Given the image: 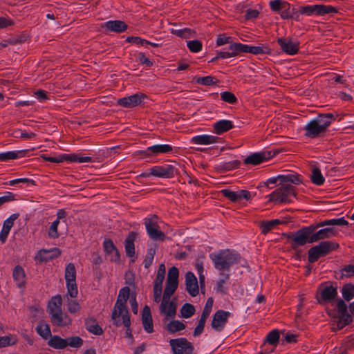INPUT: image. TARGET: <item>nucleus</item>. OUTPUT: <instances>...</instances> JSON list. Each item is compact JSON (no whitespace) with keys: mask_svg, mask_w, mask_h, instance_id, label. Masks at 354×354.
<instances>
[{"mask_svg":"<svg viewBox=\"0 0 354 354\" xmlns=\"http://www.w3.org/2000/svg\"><path fill=\"white\" fill-rule=\"evenodd\" d=\"M67 301V307L68 310L71 313H75L80 309V306L79 303L73 299L74 298L68 296V298H66Z\"/></svg>","mask_w":354,"mask_h":354,"instance_id":"nucleus-47","label":"nucleus"},{"mask_svg":"<svg viewBox=\"0 0 354 354\" xmlns=\"http://www.w3.org/2000/svg\"><path fill=\"white\" fill-rule=\"evenodd\" d=\"M61 254V251L58 248H53L50 250H40L36 255L35 259L40 262L48 261L55 257H57Z\"/></svg>","mask_w":354,"mask_h":354,"instance_id":"nucleus-22","label":"nucleus"},{"mask_svg":"<svg viewBox=\"0 0 354 354\" xmlns=\"http://www.w3.org/2000/svg\"><path fill=\"white\" fill-rule=\"evenodd\" d=\"M342 293L344 299L350 301L354 297V285L346 283L343 286Z\"/></svg>","mask_w":354,"mask_h":354,"instance_id":"nucleus-38","label":"nucleus"},{"mask_svg":"<svg viewBox=\"0 0 354 354\" xmlns=\"http://www.w3.org/2000/svg\"><path fill=\"white\" fill-rule=\"evenodd\" d=\"M214 80V78L212 76H206L196 78V82L203 85H214L216 84Z\"/></svg>","mask_w":354,"mask_h":354,"instance_id":"nucleus-59","label":"nucleus"},{"mask_svg":"<svg viewBox=\"0 0 354 354\" xmlns=\"http://www.w3.org/2000/svg\"><path fill=\"white\" fill-rule=\"evenodd\" d=\"M48 344L55 349H64L66 347V339H62L58 335L51 337Z\"/></svg>","mask_w":354,"mask_h":354,"instance_id":"nucleus-33","label":"nucleus"},{"mask_svg":"<svg viewBox=\"0 0 354 354\" xmlns=\"http://www.w3.org/2000/svg\"><path fill=\"white\" fill-rule=\"evenodd\" d=\"M149 150L153 154L166 153L172 151V147L169 145H158L149 147Z\"/></svg>","mask_w":354,"mask_h":354,"instance_id":"nucleus-39","label":"nucleus"},{"mask_svg":"<svg viewBox=\"0 0 354 354\" xmlns=\"http://www.w3.org/2000/svg\"><path fill=\"white\" fill-rule=\"evenodd\" d=\"M142 324L145 330L151 333L153 331L151 310L148 306H145L142 310Z\"/></svg>","mask_w":354,"mask_h":354,"instance_id":"nucleus-25","label":"nucleus"},{"mask_svg":"<svg viewBox=\"0 0 354 354\" xmlns=\"http://www.w3.org/2000/svg\"><path fill=\"white\" fill-rule=\"evenodd\" d=\"M171 34L183 39L193 38L196 35L195 30L188 28L178 30L171 29Z\"/></svg>","mask_w":354,"mask_h":354,"instance_id":"nucleus-32","label":"nucleus"},{"mask_svg":"<svg viewBox=\"0 0 354 354\" xmlns=\"http://www.w3.org/2000/svg\"><path fill=\"white\" fill-rule=\"evenodd\" d=\"M221 98L223 101L230 104H235L237 102V98L235 95L230 91L221 93Z\"/></svg>","mask_w":354,"mask_h":354,"instance_id":"nucleus-50","label":"nucleus"},{"mask_svg":"<svg viewBox=\"0 0 354 354\" xmlns=\"http://www.w3.org/2000/svg\"><path fill=\"white\" fill-rule=\"evenodd\" d=\"M218 138L211 135H201L193 137L191 142L196 145H211L217 142Z\"/></svg>","mask_w":354,"mask_h":354,"instance_id":"nucleus-26","label":"nucleus"},{"mask_svg":"<svg viewBox=\"0 0 354 354\" xmlns=\"http://www.w3.org/2000/svg\"><path fill=\"white\" fill-rule=\"evenodd\" d=\"M103 245L105 252L110 256V260L115 262H119L120 254L114 245L113 242L110 239H107L104 241Z\"/></svg>","mask_w":354,"mask_h":354,"instance_id":"nucleus-23","label":"nucleus"},{"mask_svg":"<svg viewBox=\"0 0 354 354\" xmlns=\"http://www.w3.org/2000/svg\"><path fill=\"white\" fill-rule=\"evenodd\" d=\"M159 309L160 314L165 316L163 321L167 322L169 319L174 318L176 314V302L173 300L162 299Z\"/></svg>","mask_w":354,"mask_h":354,"instance_id":"nucleus-11","label":"nucleus"},{"mask_svg":"<svg viewBox=\"0 0 354 354\" xmlns=\"http://www.w3.org/2000/svg\"><path fill=\"white\" fill-rule=\"evenodd\" d=\"M234 125L231 121L222 120L214 124V131L216 134L220 135L232 129Z\"/></svg>","mask_w":354,"mask_h":354,"instance_id":"nucleus-28","label":"nucleus"},{"mask_svg":"<svg viewBox=\"0 0 354 354\" xmlns=\"http://www.w3.org/2000/svg\"><path fill=\"white\" fill-rule=\"evenodd\" d=\"M306 133L305 136L308 138H314L319 136V134L324 133V131L320 127L317 122L314 120L310 121L304 128Z\"/></svg>","mask_w":354,"mask_h":354,"instance_id":"nucleus-21","label":"nucleus"},{"mask_svg":"<svg viewBox=\"0 0 354 354\" xmlns=\"http://www.w3.org/2000/svg\"><path fill=\"white\" fill-rule=\"evenodd\" d=\"M334 118L332 113L319 114L314 120L317 122L322 130L326 132L327 128L331 123V120Z\"/></svg>","mask_w":354,"mask_h":354,"instance_id":"nucleus-29","label":"nucleus"},{"mask_svg":"<svg viewBox=\"0 0 354 354\" xmlns=\"http://www.w3.org/2000/svg\"><path fill=\"white\" fill-rule=\"evenodd\" d=\"M230 313L223 310H217L214 316L211 323L212 328L216 331H221L226 324Z\"/></svg>","mask_w":354,"mask_h":354,"instance_id":"nucleus-13","label":"nucleus"},{"mask_svg":"<svg viewBox=\"0 0 354 354\" xmlns=\"http://www.w3.org/2000/svg\"><path fill=\"white\" fill-rule=\"evenodd\" d=\"M229 279V274H225L224 278L220 279L216 284V290L221 293L225 294L227 289L224 286L225 282Z\"/></svg>","mask_w":354,"mask_h":354,"instance_id":"nucleus-58","label":"nucleus"},{"mask_svg":"<svg viewBox=\"0 0 354 354\" xmlns=\"http://www.w3.org/2000/svg\"><path fill=\"white\" fill-rule=\"evenodd\" d=\"M155 254L156 250L154 248H149L148 250L147 254L143 262L145 268H148L152 264Z\"/></svg>","mask_w":354,"mask_h":354,"instance_id":"nucleus-55","label":"nucleus"},{"mask_svg":"<svg viewBox=\"0 0 354 354\" xmlns=\"http://www.w3.org/2000/svg\"><path fill=\"white\" fill-rule=\"evenodd\" d=\"M136 238V234L134 232L129 233L125 239L124 246L127 256L132 257L135 254L134 241Z\"/></svg>","mask_w":354,"mask_h":354,"instance_id":"nucleus-27","label":"nucleus"},{"mask_svg":"<svg viewBox=\"0 0 354 354\" xmlns=\"http://www.w3.org/2000/svg\"><path fill=\"white\" fill-rule=\"evenodd\" d=\"M348 221L344 218L326 220L316 224V227H320L325 225H347Z\"/></svg>","mask_w":354,"mask_h":354,"instance_id":"nucleus-35","label":"nucleus"},{"mask_svg":"<svg viewBox=\"0 0 354 354\" xmlns=\"http://www.w3.org/2000/svg\"><path fill=\"white\" fill-rule=\"evenodd\" d=\"M342 274L344 277H350L354 275V265L346 266L342 270Z\"/></svg>","mask_w":354,"mask_h":354,"instance_id":"nucleus-64","label":"nucleus"},{"mask_svg":"<svg viewBox=\"0 0 354 354\" xmlns=\"http://www.w3.org/2000/svg\"><path fill=\"white\" fill-rule=\"evenodd\" d=\"M195 311V308L192 304L186 303L180 309L181 317L186 319L189 318L194 315Z\"/></svg>","mask_w":354,"mask_h":354,"instance_id":"nucleus-41","label":"nucleus"},{"mask_svg":"<svg viewBox=\"0 0 354 354\" xmlns=\"http://www.w3.org/2000/svg\"><path fill=\"white\" fill-rule=\"evenodd\" d=\"M158 216L156 215H153L152 216L149 218H146L145 219V225L146 227L147 232L150 231L149 229H156L157 227H159L158 225Z\"/></svg>","mask_w":354,"mask_h":354,"instance_id":"nucleus-48","label":"nucleus"},{"mask_svg":"<svg viewBox=\"0 0 354 354\" xmlns=\"http://www.w3.org/2000/svg\"><path fill=\"white\" fill-rule=\"evenodd\" d=\"M320 293L321 299L317 295L316 298L319 304L323 302H330L333 300L337 295V288L333 286H327L324 283L321 284L318 288Z\"/></svg>","mask_w":354,"mask_h":354,"instance_id":"nucleus-9","label":"nucleus"},{"mask_svg":"<svg viewBox=\"0 0 354 354\" xmlns=\"http://www.w3.org/2000/svg\"><path fill=\"white\" fill-rule=\"evenodd\" d=\"M270 156V152L254 153L245 158L244 163L257 165L268 160Z\"/></svg>","mask_w":354,"mask_h":354,"instance_id":"nucleus-18","label":"nucleus"},{"mask_svg":"<svg viewBox=\"0 0 354 354\" xmlns=\"http://www.w3.org/2000/svg\"><path fill=\"white\" fill-rule=\"evenodd\" d=\"M59 224V221H55L51 224V225L49 228V230H48V236L50 239H57L59 237V233H58V230H57Z\"/></svg>","mask_w":354,"mask_h":354,"instance_id":"nucleus-57","label":"nucleus"},{"mask_svg":"<svg viewBox=\"0 0 354 354\" xmlns=\"http://www.w3.org/2000/svg\"><path fill=\"white\" fill-rule=\"evenodd\" d=\"M150 231L147 232V234H149V237L155 241H163L166 236L165 234L160 230H159V227H157L156 229H149Z\"/></svg>","mask_w":354,"mask_h":354,"instance_id":"nucleus-43","label":"nucleus"},{"mask_svg":"<svg viewBox=\"0 0 354 354\" xmlns=\"http://www.w3.org/2000/svg\"><path fill=\"white\" fill-rule=\"evenodd\" d=\"M178 287V283L167 281L162 299H169Z\"/></svg>","mask_w":354,"mask_h":354,"instance_id":"nucleus-40","label":"nucleus"},{"mask_svg":"<svg viewBox=\"0 0 354 354\" xmlns=\"http://www.w3.org/2000/svg\"><path fill=\"white\" fill-rule=\"evenodd\" d=\"M62 298L60 295L53 297L48 303L47 311L50 317L62 310Z\"/></svg>","mask_w":354,"mask_h":354,"instance_id":"nucleus-24","label":"nucleus"},{"mask_svg":"<svg viewBox=\"0 0 354 354\" xmlns=\"http://www.w3.org/2000/svg\"><path fill=\"white\" fill-rule=\"evenodd\" d=\"M240 164L241 162L239 160H235L224 163L223 165L222 166V168L225 170L230 171L236 167H238Z\"/></svg>","mask_w":354,"mask_h":354,"instance_id":"nucleus-63","label":"nucleus"},{"mask_svg":"<svg viewBox=\"0 0 354 354\" xmlns=\"http://www.w3.org/2000/svg\"><path fill=\"white\" fill-rule=\"evenodd\" d=\"M13 278L19 287H23L26 283V274L21 266L15 267L12 273Z\"/></svg>","mask_w":354,"mask_h":354,"instance_id":"nucleus-30","label":"nucleus"},{"mask_svg":"<svg viewBox=\"0 0 354 354\" xmlns=\"http://www.w3.org/2000/svg\"><path fill=\"white\" fill-rule=\"evenodd\" d=\"M87 330L94 335H100L103 333V330L95 322V320L90 319L86 322Z\"/></svg>","mask_w":354,"mask_h":354,"instance_id":"nucleus-36","label":"nucleus"},{"mask_svg":"<svg viewBox=\"0 0 354 354\" xmlns=\"http://www.w3.org/2000/svg\"><path fill=\"white\" fill-rule=\"evenodd\" d=\"M221 193L232 202H237L238 201L243 198L249 200L251 198L250 193L247 190H239L238 192L231 191L230 189H222Z\"/></svg>","mask_w":354,"mask_h":354,"instance_id":"nucleus-15","label":"nucleus"},{"mask_svg":"<svg viewBox=\"0 0 354 354\" xmlns=\"http://www.w3.org/2000/svg\"><path fill=\"white\" fill-rule=\"evenodd\" d=\"M283 52L288 55H295L297 53L299 48V43L293 41L290 38L281 37L277 40Z\"/></svg>","mask_w":354,"mask_h":354,"instance_id":"nucleus-14","label":"nucleus"},{"mask_svg":"<svg viewBox=\"0 0 354 354\" xmlns=\"http://www.w3.org/2000/svg\"><path fill=\"white\" fill-rule=\"evenodd\" d=\"M178 274L179 272L178 268L171 267L168 271L167 281L178 283Z\"/></svg>","mask_w":354,"mask_h":354,"instance_id":"nucleus-54","label":"nucleus"},{"mask_svg":"<svg viewBox=\"0 0 354 354\" xmlns=\"http://www.w3.org/2000/svg\"><path fill=\"white\" fill-rule=\"evenodd\" d=\"M186 290L192 297H196L199 292L197 279L195 275L191 272H187L185 275Z\"/></svg>","mask_w":354,"mask_h":354,"instance_id":"nucleus-16","label":"nucleus"},{"mask_svg":"<svg viewBox=\"0 0 354 354\" xmlns=\"http://www.w3.org/2000/svg\"><path fill=\"white\" fill-rule=\"evenodd\" d=\"M187 47L192 53H198L202 50V43L198 40H192L187 41Z\"/></svg>","mask_w":354,"mask_h":354,"instance_id":"nucleus-52","label":"nucleus"},{"mask_svg":"<svg viewBox=\"0 0 354 354\" xmlns=\"http://www.w3.org/2000/svg\"><path fill=\"white\" fill-rule=\"evenodd\" d=\"M318 227L316 225H311L304 227L292 235V239L296 245H304L306 243H310V238L312 233Z\"/></svg>","mask_w":354,"mask_h":354,"instance_id":"nucleus-8","label":"nucleus"},{"mask_svg":"<svg viewBox=\"0 0 354 354\" xmlns=\"http://www.w3.org/2000/svg\"><path fill=\"white\" fill-rule=\"evenodd\" d=\"M246 53H250L254 55L267 53H268V48H263L262 46H250L247 45Z\"/></svg>","mask_w":354,"mask_h":354,"instance_id":"nucleus-56","label":"nucleus"},{"mask_svg":"<svg viewBox=\"0 0 354 354\" xmlns=\"http://www.w3.org/2000/svg\"><path fill=\"white\" fill-rule=\"evenodd\" d=\"M212 306H213V299L212 297H209L207 299V300L206 301V304L203 308L202 315L204 316H206V317H209V315L212 311Z\"/></svg>","mask_w":354,"mask_h":354,"instance_id":"nucleus-61","label":"nucleus"},{"mask_svg":"<svg viewBox=\"0 0 354 354\" xmlns=\"http://www.w3.org/2000/svg\"><path fill=\"white\" fill-rule=\"evenodd\" d=\"M50 321L52 324L56 326L65 327L71 324V318L62 312V310L57 313L51 315Z\"/></svg>","mask_w":354,"mask_h":354,"instance_id":"nucleus-17","label":"nucleus"},{"mask_svg":"<svg viewBox=\"0 0 354 354\" xmlns=\"http://www.w3.org/2000/svg\"><path fill=\"white\" fill-rule=\"evenodd\" d=\"M299 12L301 15H306L310 16L313 15H325L329 13L337 12V9L331 6L325 5H313V6H301Z\"/></svg>","mask_w":354,"mask_h":354,"instance_id":"nucleus-6","label":"nucleus"},{"mask_svg":"<svg viewBox=\"0 0 354 354\" xmlns=\"http://www.w3.org/2000/svg\"><path fill=\"white\" fill-rule=\"evenodd\" d=\"M335 230L332 227L322 229L314 234L312 233L310 238V243L317 242L322 239L330 238L335 236Z\"/></svg>","mask_w":354,"mask_h":354,"instance_id":"nucleus-20","label":"nucleus"},{"mask_svg":"<svg viewBox=\"0 0 354 354\" xmlns=\"http://www.w3.org/2000/svg\"><path fill=\"white\" fill-rule=\"evenodd\" d=\"M279 339V331L277 330H273L268 334L266 341L271 345L276 346L278 344Z\"/></svg>","mask_w":354,"mask_h":354,"instance_id":"nucleus-49","label":"nucleus"},{"mask_svg":"<svg viewBox=\"0 0 354 354\" xmlns=\"http://www.w3.org/2000/svg\"><path fill=\"white\" fill-rule=\"evenodd\" d=\"M28 149L15 151H8L0 153V161H6L8 160H14L19 157V153H25L28 151Z\"/></svg>","mask_w":354,"mask_h":354,"instance_id":"nucleus-42","label":"nucleus"},{"mask_svg":"<svg viewBox=\"0 0 354 354\" xmlns=\"http://www.w3.org/2000/svg\"><path fill=\"white\" fill-rule=\"evenodd\" d=\"M66 346L79 348L83 344V340L79 337H71L66 339Z\"/></svg>","mask_w":354,"mask_h":354,"instance_id":"nucleus-51","label":"nucleus"},{"mask_svg":"<svg viewBox=\"0 0 354 354\" xmlns=\"http://www.w3.org/2000/svg\"><path fill=\"white\" fill-rule=\"evenodd\" d=\"M174 167L171 165H156L151 168L150 172L144 176H153L158 178H171L174 176Z\"/></svg>","mask_w":354,"mask_h":354,"instance_id":"nucleus-10","label":"nucleus"},{"mask_svg":"<svg viewBox=\"0 0 354 354\" xmlns=\"http://www.w3.org/2000/svg\"><path fill=\"white\" fill-rule=\"evenodd\" d=\"M120 319H121L122 324H123L124 326V327L126 328V337L132 338L133 336H132V333H131V330L130 328L131 320H130L129 314L120 315Z\"/></svg>","mask_w":354,"mask_h":354,"instance_id":"nucleus-46","label":"nucleus"},{"mask_svg":"<svg viewBox=\"0 0 354 354\" xmlns=\"http://www.w3.org/2000/svg\"><path fill=\"white\" fill-rule=\"evenodd\" d=\"M311 180L317 185H321L324 183V178L318 168L313 169L311 175Z\"/></svg>","mask_w":354,"mask_h":354,"instance_id":"nucleus-45","label":"nucleus"},{"mask_svg":"<svg viewBox=\"0 0 354 354\" xmlns=\"http://www.w3.org/2000/svg\"><path fill=\"white\" fill-rule=\"evenodd\" d=\"M36 330L37 333L45 339H47L51 336L50 326L46 323L40 322L37 325Z\"/></svg>","mask_w":354,"mask_h":354,"instance_id":"nucleus-37","label":"nucleus"},{"mask_svg":"<svg viewBox=\"0 0 354 354\" xmlns=\"http://www.w3.org/2000/svg\"><path fill=\"white\" fill-rule=\"evenodd\" d=\"M229 49L232 51L230 53H234V57L240 53H246L247 45L240 43H231Z\"/></svg>","mask_w":354,"mask_h":354,"instance_id":"nucleus-44","label":"nucleus"},{"mask_svg":"<svg viewBox=\"0 0 354 354\" xmlns=\"http://www.w3.org/2000/svg\"><path fill=\"white\" fill-rule=\"evenodd\" d=\"M174 354H193L194 346L187 339L180 337L169 341Z\"/></svg>","mask_w":354,"mask_h":354,"instance_id":"nucleus-7","label":"nucleus"},{"mask_svg":"<svg viewBox=\"0 0 354 354\" xmlns=\"http://www.w3.org/2000/svg\"><path fill=\"white\" fill-rule=\"evenodd\" d=\"M130 297V288L128 286L122 288L118 294L116 303L111 313V319L116 326L122 325L120 315H129L127 301Z\"/></svg>","mask_w":354,"mask_h":354,"instance_id":"nucleus-2","label":"nucleus"},{"mask_svg":"<svg viewBox=\"0 0 354 354\" xmlns=\"http://www.w3.org/2000/svg\"><path fill=\"white\" fill-rule=\"evenodd\" d=\"M185 328V325L179 320H172L169 322L165 327V329L171 333H175L176 332L181 331Z\"/></svg>","mask_w":354,"mask_h":354,"instance_id":"nucleus-34","label":"nucleus"},{"mask_svg":"<svg viewBox=\"0 0 354 354\" xmlns=\"http://www.w3.org/2000/svg\"><path fill=\"white\" fill-rule=\"evenodd\" d=\"M65 279L66 281L67 293L64 298H68V296L75 298L77 296L78 290L76 283V269L75 265L72 263H68L66 267Z\"/></svg>","mask_w":354,"mask_h":354,"instance_id":"nucleus-5","label":"nucleus"},{"mask_svg":"<svg viewBox=\"0 0 354 354\" xmlns=\"http://www.w3.org/2000/svg\"><path fill=\"white\" fill-rule=\"evenodd\" d=\"M107 31H112L118 33H120L124 32L128 26L123 21L120 20H113L109 21L106 22L103 26Z\"/></svg>","mask_w":354,"mask_h":354,"instance_id":"nucleus-19","label":"nucleus"},{"mask_svg":"<svg viewBox=\"0 0 354 354\" xmlns=\"http://www.w3.org/2000/svg\"><path fill=\"white\" fill-rule=\"evenodd\" d=\"M15 343L16 339L12 338L10 336L0 337V348L14 345Z\"/></svg>","mask_w":354,"mask_h":354,"instance_id":"nucleus-60","label":"nucleus"},{"mask_svg":"<svg viewBox=\"0 0 354 354\" xmlns=\"http://www.w3.org/2000/svg\"><path fill=\"white\" fill-rule=\"evenodd\" d=\"M226 44H231V37L224 34L218 35L216 39V45L220 46Z\"/></svg>","mask_w":354,"mask_h":354,"instance_id":"nucleus-62","label":"nucleus"},{"mask_svg":"<svg viewBox=\"0 0 354 354\" xmlns=\"http://www.w3.org/2000/svg\"><path fill=\"white\" fill-rule=\"evenodd\" d=\"M146 98V95L142 93H138L132 95L118 99L117 103L118 105L124 108H133L142 102V100Z\"/></svg>","mask_w":354,"mask_h":354,"instance_id":"nucleus-12","label":"nucleus"},{"mask_svg":"<svg viewBox=\"0 0 354 354\" xmlns=\"http://www.w3.org/2000/svg\"><path fill=\"white\" fill-rule=\"evenodd\" d=\"M281 183L279 187L272 192L269 196V201L275 204L291 203L292 198L296 197L295 187L292 184L298 185L301 180L298 176L294 174L286 175L280 177Z\"/></svg>","mask_w":354,"mask_h":354,"instance_id":"nucleus-1","label":"nucleus"},{"mask_svg":"<svg viewBox=\"0 0 354 354\" xmlns=\"http://www.w3.org/2000/svg\"><path fill=\"white\" fill-rule=\"evenodd\" d=\"M19 216V214H12L8 218H7L4 222L3 225V230L10 232V229L14 225V222L15 220H17Z\"/></svg>","mask_w":354,"mask_h":354,"instance_id":"nucleus-53","label":"nucleus"},{"mask_svg":"<svg viewBox=\"0 0 354 354\" xmlns=\"http://www.w3.org/2000/svg\"><path fill=\"white\" fill-rule=\"evenodd\" d=\"M280 223L281 222L279 219L262 221L259 223V227L261 230V233L266 234Z\"/></svg>","mask_w":354,"mask_h":354,"instance_id":"nucleus-31","label":"nucleus"},{"mask_svg":"<svg viewBox=\"0 0 354 354\" xmlns=\"http://www.w3.org/2000/svg\"><path fill=\"white\" fill-rule=\"evenodd\" d=\"M338 244L330 241H322L319 245L308 250V261L310 263L318 260L321 257L326 255L332 250L338 248Z\"/></svg>","mask_w":354,"mask_h":354,"instance_id":"nucleus-4","label":"nucleus"},{"mask_svg":"<svg viewBox=\"0 0 354 354\" xmlns=\"http://www.w3.org/2000/svg\"><path fill=\"white\" fill-rule=\"evenodd\" d=\"M215 268L219 271L228 270L231 266L239 261L240 256L230 250H225L216 254H211Z\"/></svg>","mask_w":354,"mask_h":354,"instance_id":"nucleus-3","label":"nucleus"}]
</instances>
